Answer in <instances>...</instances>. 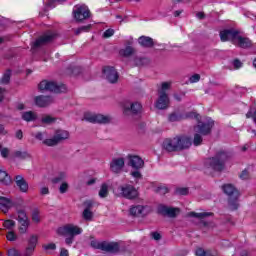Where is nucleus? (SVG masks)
<instances>
[{
    "label": "nucleus",
    "mask_w": 256,
    "mask_h": 256,
    "mask_svg": "<svg viewBox=\"0 0 256 256\" xmlns=\"http://www.w3.org/2000/svg\"><path fill=\"white\" fill-rule=\"evenodd\" d=\"M130 175H132L134 179H143V174H141V172L137 169L135 171H132Z\"/></svg>",
    "instance_id": "6e6d98bb"
},
{
    "label": "nucleus",
    "mask_w": 256,
    "mask_h": 256,
    "mask_svg": "<svg viewBox=\"0 0 256 256\" xmlns=\"http://www.w3.org/2000/svg\"><path fill=\"white\" fill-rule=\"evenodd\" d=\"M54 137L58 143H61L62 141L69 139V132L67 130H56Z\"/></svg>",
    "instance_id": "c85d7f7f"
},
{
    "label": "nucleus",
    "mask_w": 256,
    "mask_h": 256,
    "mask_svg": "<svg viewBox=\"0 0 256 256\" xmlns=\"http://www.w3.org/2000/svg\"><path fill=\"white\" fill-rule=\"evenodd\" d=\"M11 81V70H7L5 73H4V75H3V77H2V79H1V83L3 84V85H9V82Z\"/></svg>",
    "instance_id": "a19ab883"
},
{
    "label": "nucleus",
    "mask_w": 256,
    "mask_h": 256,
    "mask_svg": "<svg viewBox=\"0 0 256 256\" xmlns=\"http://www.w3.org/2000/svg\"><path fill=\"white\" fill-rule=\"evenodd\" d=\"M33 156L28 151H21V150H15L11 156L10 159L15 161V159H19L20 161H25L26 159H32Z\"/></svg>",
    "instance_id": "5701e85b"
},
{
    "label": "nucleus",
    "mask_w": 256,
    "mask_h": 256,
    "mask_svg": "<svg viewBox=\"0 0 256 256\" xmlns=\"http://www.w3.org/2000/svg\"><path fill=\"white\" fill-rule=\"evenodd\" d=\"M189 216L195 217L196 219H200V223L204 227H209V222L205 221V219H207V217H213V212H201V213L190 212Z\"/></svg>",
    "instance_id": "aec40b11"
},
{
    "label": "nucleus",
    "mask_w": 256,
    "mask_h": 256,
    "mask_svg": "<svg viewBox=\"0 0 256 256\" xmlns=\"http://www.w3.org/2000/svg\"><path fill=\"white\" fill-rule=\"evenodd\" d=\"M193 145V141L191 137L180 135L175 136L174 138H166L162 147L168 153H177V151H185V149H189Z\"/></svg>",
    "instance_id": "f257e3e1"
},
{
    "label": "nucleus",
    "mask_w": 256,
    "mask_h": 256,
    "mask_svg": "<svg viewBox=\"0 0 256 256\" xmlns=\"http://www.w3.org/2000/svg\"><path fill=\"white\" fill-rule=\"evenodd\" d=\"M0 153L3 159H7V157H9V154L11 153V150H9V148H3Z\"/></svg>",
    "instance_id": "13d9d810"
},
{
    "label": "nucleus",
    "mask_w": 256,
    "mask_h": 256,
    "mask_svg": "<svg viewBox=\"0 0 256 256\" xmlns=\"http://www.w3.org/2000/svg\"><path fill=\"white\" fill-rule=\"evenodd\" d=\"M171 89V83L170 82H163L161 85V89L158 90L159 93H166V91H169Z\"/></svg>",
    "instance_id": "c03bdc74"
},
{
    "label": "nucleus",
    "mask_w": 256,
    "mask_h": 256,
    "mask_svg": "<svg viewBox=\"0 0 256 256\" xmlns=\"http://www.w3.org/2000/svg\"><path fill=\"white\" fill-rule=\"evenodd\" d=\"M3 227H5V229L11 230L13 227H15V221L11 219L6 220L3 223Z\"/></svg>",
    "instance_id": "a18cd8bd"
},
{
    "label": "nucleus",
    "mask_w": 256,
    "mask_h": 256,
    "mask_svg": "<svg viewBox=\"0 0 256 256\" xmlns=\"http://www.w3.org/2000/svg\"><path fill=\"white\" fill-rule=\"evenodd\" d=\"M125 167V158H113L110 163V170L112 173H121Z\"/></svg>",
    "instance_id": "f3484780"
},
{
    "label": "nucleus",
    "mask_w": 256,
    "mask_h": 256,
    "mask_svg": "<svg viewBox=\"0 0 256 256\" xmlns=\"http://www.w3.org/2000/svg\"><path fill=\"white\" fill-rule=\"evenodd\" d=\"M191 114L183 115L181 112L174 111L168 115L169 123H177L179 121H183V119H189Z\"/></svg>",
    "instance_id": "b1692460"
},
{
    "label": "nucleus",
    "mask_w": 256,
    "mask_h": 256,
    "mask_svg": "<svg viewBox=\"0 0 256 256\" xmlns=\"http://www.w3.org/2000/svg\"><path fill=\"white\" fill-rule=\"evenodd\" d=\"M82 217L85 221H93V211L89 209H84Z\"/></svg>",
    "instance_id": "ea45409f"
},
{
    "label": "nucleus",
    "mask_w": 256,
    "mask_h": 256,
    "mask_svg": "<svg viewBox=\"0 0 256 256\" xmlns=\"http://www.w3.org/2000/svg\"><path fill=\"white\" fill-rule=\"evenodd\" d=\"M42 247L45 251H55V249H57V245H55V243L44 244Z\"/></svg>",
    "instance_id": "8fccbe9b"
},
{
    "label": "nucleus",
    "mask_w": 256,
    "mask_h": 256,
    "mask_svg": "<svg viewBox=\"0 0 256 256\" xmlns=\"http://www.w3.org/2000/svg\"><path fill=\"white\" fill-rule=\"evenodd\" d=\"M201 135V133L195 132L193 139V145H195V147H199V145L203 143V137Z\"/></svg>",
    "instance_id": "4c0bfd02"
},
{
    "label": "nucleus",
    "mask_w": 256,
    "mask_h": 256,
    "mask_svg": "<svg viewBox=\"0 0 256 256\" xmlns=\"http://www.w3.org/2000/svg\"><path fill=\"white\" fill-rule=\"evenodd\" d=\"M85 121L89 123H98L99 125H107L111 123V118L109 116H105L103 114H91L86 113L84 115Z\"/></svg>",
    "instance_id": "6e6552de"
},
{
    "label": "nucleus",
    "mask_w": 256,
    "mask_h": 256,
    "mask_svg": "<svg viewBox=\"0 0 256 256\" xmlns=\"http://www.w3.org/2000/svg\"><path fill=\"white\" fill-rule=\"evenodd\" d=\"M107 195H109V186L103 183L99 191V197H101V199H105Z\"/></svg>",
    "instance_id": "72a5a7b5"
},
{
    "label": "nucleus",
    "mask_w": 256,
    "mask_h": 256,
    "mask_svg": "<svg viewBox=\"0 0 256 256\" xmlns=\"http://www.w3.org/2000/svg\"><path fill=\"white\" fill-rule=\"evenodd\" d=\"M31 219L33 223H41V211L38 208H35L31 213Z\"/></svg>",
    "instance_id": "2f4dec72"
},
{
    "label": "nucleus",
    "mask_w": 256,
    "mask_h": 256,
    "mask_svg": "<svg viewBox=\"0 0 256 256\" xmlns=\"http://www.w3.org/2000/svg\"><path fill=\"white\" fill-rule=\"evenodd\" d=\"M29 227H30V225H20L18 227V231H19L20 235H25V233H27L29 231Z\"/></svg>",
    "instance_id": "3c124183"
},
{
    "label": "nucleus",
    "mask_w": 256,
    "mask_h": 256,
    "mask_svg": "<svg viewBox=\"0 0 256 256\" xmlns=\"http://www.w3.org/2000/svg\"><path fill=\"white\" fill-rule=\"evenodd\" d=\"M76 21H85L91 17V11L87 6H79L73 11Z\"/></svg>",
    "instance_id": "9b49d317"
},
{
    "label": "nucleus",
    "mask_w": 256,
    "mask_h": 256,
    "mask_svg": "<svg viewBox=\"0 0 256 256\" xmlns=\"http://www.w3.org/2000/svg\"><path fill=\"white\" fill-rule=\"evenodd\" d=\"M40 194L41 195H49V188L48 187H42L40 189Z\"/></svg>",
    "instance_id": "338daca9"
},
{
    "label": "nucleus",
    "mask_w": 256,
    "mask_h": 256,
    "mask_svg": "<svg viewBox=\"0 0 256 256\" xmlns=\"http://www.w3.org/2000/svg\"><path fill=\"white\" fill-rule=\"evenodd\" d=\"M222 191L228 196V207L230 211H237L239 209V190L233 184H224Z\"/></svg>",
    "instance_id": "20e7f679"
},
{
    "label": "nucleus",
    "mask_w": 256,
    "mask_h": 256,
    "mask_svg": "<svg viewBox=\"0 0 256 256\" xmlns=\"http://www.w3.org/2000/svg\"><path fill=\"white\" fill-rule=\"evenodd\" d=\"M128 165L129 167H132V169L139 170L143 169L145 162L139 156L128 155Z\"/></svg>",
    "instance_id": "6ab92c4d"
},
{
    "label": "nucleus",
    "mask_w": 256,
    "mask_h": 256,
    "mask_svg": "<svg viewBox=\"0 0 256 256\" xmlns=\"http://www.w3.org/2000/svg\"><path fill=\"white\" fill-rule=\"evenodd\" d=\"M150 237H152L154 241H161V235L159 234V232L150 233Z\"/></svg>",
    "instance_id": "680f3d73"
},
{
    "label": "nucleus",
    "mask_w": 256,
    "mask_h": 256,
    "mask_svg": "<svg viewBox=\"0 0 256 256\" xmlns=\"http://www.w3.org/2000/svg\"><path fill=\"white\" fill-rule=\"evenodd\" d=\"M213 129V122H199L198 125L194 126L195 133H200V135H209Z\"/></svg>",
    "instance_id": "4468645a"
},
{
    "label": "nucleus",
    "mask_w": 256,
    "mask_h": 256,
    "mask_svg": "<svg viewBox=\"0 0 256 256\" xmlns=\"http://www.w3.org/2000/svg\"><path fill=\"white\" fill-rule=\"evenodd\" d=\"M14 181L21 193H27L29 191V184L27 183V180H25L23 175L15 176Z\"/></svg>",
    "instance_id": "412c9836"
},
{
    "label": "nucleus",
    "mask_w": 256,
    "mask_h": 256,
    "mask_svg": "<svg viewBox=\"0 0 256 256\" xmlns=\"http://www.w3.org/2000/svg\"><path fill=\"white\" fill-rule=\"evenodd\" d=\"M119 197L133 201L139 197V191L131 184H123L117 188Z\"/></svg>",
    "instance_id": "423d86ee"
},
{
    "label": "nucleus",
    "mask_w": 256,
    "mask_h": 256,
    "mask_svg": "<svg viewBox=\"0 0 256 256\" xmlns=\"http://www.w3.org/2000/svg\"><path fill=\"white\" fill-rule=\"evenodd\" d=\"M135 48L128 46L125 49L120 50V55H122V57H131V55H135Z\"/></svg>",
    "instance_id": "473e14b6"
},
{
    "label": "nucleus",
    "mask_w": 256,
    "mask_h": 256,
    "mask_svg": "<svg viewBox=\"0 0 256 256\" xmlns=\"http://www.w3.org/2000/svg\"><path fill=\"white\" fill-rule=\"evenodd\" d=\"M43 145H46L47 147H55V145H59V142L56 140L55 136H53L50 139H45Z\"/></svg>",
    "instance_id": "58836bf2"
},
{
    "label": "nucleus",
    "mask_w": 256,
    "mask_h": 256,
    "mask_svg": "<svg viewBox=\"0 0 256 256\" xmlns=\"http://www.w3.org/2000/svg\"><path fill=\"white\" fill-rule=\"evenodd\" d=\"M103 75L104 79L108 81V83H111L112 85H115L117 81H119V73L115 69V67L112 66H105L103 68Z\"/></svg>",
    "instance_id": "1a4fd4ad"
},
{
    "label": "nucleus",
    "mask_w": 256,
    "mask_h": 256,
    "mask_svg": "<svg viewBox=\"0 0 256 256\" xmlns=\"http://www.w3.org/2000/svg\"><path fill=\"white\" fill-rule=\"evenodd\" d=\"M196 255L197 256H205V255H207V252H205V250L203 248H198V249H196Z\"/></svg>",
    "instance_id": "0e129e2a"
},
{
    "label": "nucleus",
    "mask_w": 256,
    "mask_h": 256,
    "mask_svg": "<svg viewBox=\"0 0 256 256\" xmlns=\"http://www.w3.org/2000/svg\"><path fill=\"white\" fill-rule=\"evenodd\" d=\"M8 241H17V234L13 231H9L6 235Z\"/></svg>",
    "instance_id": "603ef678"
},
{
    "label": "nucleus",
    "mask_w": 256,
    "mask_h": 256,
    "mask_svg": "<svg viewBox=\"0 0 256 256\" xmlns=\"http://www.w3.org/2000/svg\"><path fill=\"white\" fill-rule=\"evenodd\" d=\"M59 191L61 194L67 193V191H69V184L67 182H62L59 187Z\"/></svg>",
    "instance_id": "09e8293b"
},
{
    "label": "nucleus",
    "mask_w": 256,
    "mask_h": 256,
    "mask_svg": "<svg viewBox=\"0 0 256 256\" xmlns=\"http://www.w3.org/2000/svg\"><path fill=\"white\" fill-rule=\"evenodd\" d=\"M129 213L130 215H132V217H145V206L143 205L132 206L130 207Z\"/></svg>",
    "instance_id": "a878e982"
},
{
    "label": "nucleus",
    "mask_w": 256,
    "mask_h": 256,
    "mask_svg": "<svg viewBox=\"0 0 256 256\" xmlns=\"http://www.w3.org/2000/svg\"><path fill=\"white\" fill-rule=\"evenodd\" d=\"M143 111V105L139 102H127L123 106V115L125 117H136L137 115H141Z\"/></svg>",
    "instance_id": "0eeeda50"
},
{
    "label": "nucleus",
    "mask_w": 256,
    "mask_h": 256,
    "mask_svg": "<svg viewBox=\"0 0 256 256\" xmlns=\"http://www.w3.org/2000/svg\"><path fill=\"white\" fill-rule=\"evenodd\" d=\"M229 159H231V154L227 151L220 150L214 157L205 160L204 167L207 171L221 173V171H225V164Z\"/></svg>",
    "instance_id": "f03ea898"
},
{
    "label": "nucleus",
    "mask_w": 256,
    "mask_h": 256,
    "mask_svg": "<svg viewBox=\"0 0 256 256\" xmlns=\"http://www.w3.org/2000/svg\"><path fill=\"white\" fill-rule=\"evenodd\" d=\"M38 89L42 93L45 91H49L50 93H65V91H67V86L64 84L58 85V83L54 81L42 80L38 84Z\"/></svg>",
    "instance_id": "39448f33"
},
{
    "label": "nucleus",
    "mask_w": 256,
    "mask_h": 256,
    "mask_svg": "<svg viewBox=\"0 0 256 256\" xmlns=\"http://www.w3.org/2000/svg\"><path fill=\"white\" fill-rule=\"evenodd\" d=\"M18 223L20 225H31V221L29 220V218H26L24 220H19Z\"/></svg>",
    "instance_id": "69168bd1"
},
{
    "label": "nucleus",
    "mask_w": 256,
    "mask_h": 256,
    "mask_svg": "<svg viewBox=\"0 0 256 256\" xmlns=\"http://www.w3.org/2000/svg\"><path fill=\"white\" fill-rule=\"evenodd\" d=\"M55 37H57L55 33L46 32L34 42L33 47L34 48L43 47V45H47L48 43H53V41H55Z\"/></svg>",
    "instance_id": "9d476101"
},
{
    "label": "nucleus",
    "mask_w": 256,
    "mask_h": 256,
    "mask_svg": "<svg viewBox=\"0 0 256 256\" xmlns=\"http://www.w3.org/2000/svg\"><path fill=\"white\" fill-rule=\"evenodd\" d=\"M9 133V131H7V129H5V125L0 124V135L5 136Z\"/></svg>",
    "instance_id": "e2e57ef3"
},
{
    "label": "nucleus",
    "mask_w": 256,
    "mask_h": 256,
    "mask_svg": "<svg viewBox=\"0 0 256 256\" xmlns=\"http://www.w3.org/2000/svg\"><path fill=\"white\" fill-rule=\"evenodd\" d=\"M66 177H67V175L65 174V172H61L56 177H54L52 179V183H54V184L63 183V181H65Z\"/></svg>",
    "instance_id": "e433bc0d"
},
{
    "label": "nucleus",
    "mask_w": 256,
    "mask_h": 256,
    "mask_svg": "<svg viewBox=\"0 0 256 256\" xmlns=\"http://www.w3.org/2000/svg\"><path fill=\"white\" fill-rule=\"evenodd\" d=\"M37 243H39V237L35 234L31 235L28 239V244L25 249L26 256H32L35 253V248L37 247Z\"/></svg>",
    "instance_id": "a211bd4d"
},
{
    "label": "nucleus",
    "mask_w": 256,
    "mask_h": 256,
    "mask_svg": "<svg viewBox=\"0 0 256 256\" xmlns=\"http://www.w3.org/2000/svg\"><path fill=\"white\" fill-rule=\"evenodd\" d=\"M157 211L159 215H164V217L167 216L171 219H174V217H177V213H179V208H171L165 205H159Z\"/></svg>",
    "instance_id": "2eb2a0df"
},
{
    "label": "nucleus",
    "mask_w": 256,
    "mask_h": 256,
    "mask_svg": "<svg viewBox=\"0 0 256 256\" xmlns=\"http://www.w3.org/2000/svg\"><path fill=\"white\" fill-rule=\"evenodd\" d=\"M88 31H91V24L86 25V26H82L79 27L76 31H75V35H80V33H87Z\"/></svg>",
    "instance_id": "79ce46f5"
},
{
    "label": "nucleus",
    "mask_w": 256,
    "mask_h": 256,
    "mask_svg": "<svg viewBox=\"0 0 256 256\" xmlns=\"http://www.w3.org/2000/svg\"><path fill=\"white\" fill-rule=\"evenodd\" d=\"M42 123H44L45 125H51V123H55V118L51 116H44L42 118Z\"/></svg>",
    "instance_id": "de8ad7c7"
},
{
    "label": "nucleus",
    "mask_w": 256,
    "mask_h": 256,
    "mask_svg": "<svg viewBox=\"0 0 256 256\" xmlns=\"http://www.w3.org/2000/svg\"><path fill=\"white\" fill-rule=\"evenodd\" d=\"M169 95H167V92H159L158 99L155 103L156 109H159L160 111H164L165 109H169Z\"/></svg>",
    "instance_id": "f8f14e48"
},
{
    "label": "nucleus",
    "mask_w": 256,
    "mask_h": 256,
    "mask_svg": "<svg viewBox=\"0 0 256 256\" xmlns=\"http://www.w3.org/2000/svg\"><path fill=\"white\" fill-rule=\"evenodd\" d=\"M234 69H241L243 67V63L239 59H235L233 61Z\"/></svg>",
    "instance_id": "052dcab7"
},
{
    "label": "nucleus",
    "mask_w": 256,
    "mask_h": 256,
    "mask_svg": "<svg viewBox=\"0 0 256 256\" xmlns=\"http://www.w3.org/2000/svg\"><path fill=\"white\" fill-rule=\"evenodd\" d=\"M22 119L23 121H27V123H29L37 119V114L33 111H27L22 113Z\"/></svg>",
    "instance_id": "c756f323"
},
{
    "label": "nucleus",
    "mask_w": 256,
    "mask_h": 256,
    "mask_svg": "<svg viewBox=\"0 0 256 256\" xmlns=\"http://www.w3.org/2000/svg\"><path fill=\"white\" fill-rule=\"evenodd\" d=\"M60 256H69V251L65 248H61Z\"/></svg>",
    "instance_id": "774afa93"
},
{
    "label": "nucleus",
    "mask_w": 256,
    "mask_h": 256,
    "mask_svg": "<svg viewBox=\"0 0 256 256\" xmlns=\"http://www.w3.org/2000/svg\"><path fill=\"white\" fill-rule=\"evenodd\" d=\"M146 62L147 59L145 58H134V65H136V67H143Z\"/></svg>",
    "instance_id": "49530a36"
},
{
    "label": "nucleus",
    "mask_w": 256,
    "mask_h": 256,
    "mask_svg": "<svg viewBox=\"0 0 256 256\" xmlns=\"http://www.w3.org/2000/svg\"><path fill=\"white\" fill-rule=\"evenodd\" d=\"M102 251L106 253H119V243L103 241Z\"/></svg>",
    "instance_id": "4be33fe9"
},
{
    "label": "nucleus",
    "mask_w": 256,
    "mask_h": 256,
    "mask_svg": "<svg viewBox=\"0 0 256 256\" xmlns=\"http://www.w3.org/2000/svg\"><path fill=\"white\" fill-rule=\"evenodd\" d=\"M16 213L18 215V217L16 218L17 221H22L25 219H29V216H27V212L23 209H16Z\"/></svg>",
    "instance_id": "f704fd0d"
},
{
    "label": "nucleus",
    "mask_w": 256,
    "mask_h": 256,
    "mask_svg": "<svg viewBox=\"0 0 256 256\" xmlns=\"http://www.w3.org/2000/svg\"><path fill=\"white\" fill-rule=\"evenodd\" d=\"M155 193H158L159 195H167V193H169V189L165 186H158L155 189Z\"/></svg>",
    "instance_id": "37998d69"
},
{
    "label": "nucleus",
    "mask_w": 256,
    "mask_h": 256,
    "mask_svg": "<svg viewBox=\"0 0 256 256\" xmlns=\"http://www.w3.org/2000/svg\"><path fill=\"white\" fill-rule=\"evenodd\" d=\"M138 42L142 47H146V48H151L155 45V42H153V38L149 36H141L138 39Z\"/></svg>",
    "instance_id": "cd10ccee"
},
{
    "label": "nucleus",
    "mask_w": 256,
    "mask_h": 256,
    "mask_svg": "<svg viewBox=\"0 0 256 256\" xmlns=\"http://www.w3.org/2000/svg\"><path fill=\"white\" fill-rule=\"evenodd\" d=\"M113 35H115V30H113V29H107V30L103 33V38H104V39H109V37H113Z\"/></svg>",
    "instance_id": "864d4df0"
},
{
    "label": "nucleus",
    "mask_w": 256,
    "mask_h": 256,
    "mask_svg": "<svg viewBox=\"0 0 256 256\" xmlns=\"http://www.w3.org/2000/svg\"><path fill=\"white\" fill-rule=\"evenodd\" d=\"M176 195H189V188H177Z\"/></svg>",
    "instance_id": "5fc2aeb1"
},
{
    "label": "nucleus",
    "mask_w": 256,
    "mask_h": 256,
    "mask_svg": "<svg viewBox=\"0 0 256 256\" xmlns=\"http://www.w3.org/2000/svg\"><path fill=\"white\" fill-rule=\"evenodd\" d=\"M37 107H49V105H53L55 103V99L52 96L39 95L34 99Z\"/></svg>",
    "instance_id": "dca6fc26"
},
{
    "label": "nucleus",
    "mask_w": 256,
    "mask_h": 256,
    "mask_svg": "<svg viewBox=\"0 0 256 256\" xmlns=\"http://www.w3.org/2000/svg\"><path fill=\"white\" fill-rule=\"evenodd\" d=\"M190 83H198V81H201V75L194 74L189 78Z\"/></svg>",
    "instance_id": "4d7b16f0"
},
{
    "label": "nucleus",
    "mask_w": 256,
    "mask_h": 256,
    "mask_svg": "<svg viewBox=\"0 0 256 256\" xmlns=\"http://www.w3.org/2000/svg\"><path fill=\"white\" fill-rule=\"evenodd\" d=\"M56 233L60 237H67L65 239L66 245H73V241H75L76 235H81V233H83V229L74 224H66L64 226L59 227L56 230Z\"/></svg>",
    "instance_id": "7ed1b4c3"
},
{
    "label": "nucleus",
    "mask_w": 256,
    "mask_h": 256,
    "mask_svg": "<svg viewBox=\"0 0 256 256\" xmlns=\"http://www.w3.org/2000/svg\"><path fill=\"white\" fill-rule=\"evenodd\" d=\"M0 183H3V185H11V176L9 174L0 169Z\"/></svg>",
    "instance_id": "7c9ffc66"
},
{
    "label": "nucleus",
    "mask_w": 256,
    "mask_h": 256,
    "mask_svg": "<svg viewBox=\"0 0 256 256\" xmlns=\"http://www.w3.org/2000/svg\"><path fill=\"white\" fill-rule=\"evenodd\" d=\"M90 239H92L90 242V246L92 247V249H100V251H102L103 242L95 240L93 236H90Z\"/></svg>",
    "instance_id": "c9c22d12"
},
{
    "label": "nucleus",
    "mask_w": 256,
    "mask_h": 256,
    "mask_svg": "<svg viewBox=\"0 0 256 256\" xmlns=\"http://www.w3.org/2000/svg\"><path fill=\"white\" fill-rule=\"evenodd\" d=\"M237 47H241L242 49H247L251 47V41L249 38L242 37L238 35L236 37V43H234Z\"/></svg>",
    "instance_id": "bb28decb"
},
{
    "label": "nucleus",
    "mask_w": 256,
    "mask_h": 256,
    "mask_svg": "<svg viewBox=\"0 0 256 256\" xmlns=\"http://www.w3.org/2000/svg\"><path fill=\"white\" fill-rule=\"evenodd\" d=\"M11 207H13V201L7 197L0 196V211H2V213H9Z\"/></svg>",
    "instance_id": "393cba45"
},
{
    "label": "nucleus",
    "mask_w": 256,
    "mask_h": 256,
    "mask_svg": "<svg viewBox=\"0 0 256 256\" xmlns=\"http://www.w3.org/2000/svg\"><path fill=\"white\" fill-rule=\"evenodd\" d=\"M239 35V31L233 29H226L220 32L221 41H231V43H237V37Z\"/></svg>",
    "instance_id": "ddd939ff"
},
{
    "label": "nucleus",
    "mask_w": 256,
    "mask_h": 256,
    "mask_svg": "<svg viewBox=\"0 0 256 256\" xmlns=\"http://www.w3.org/2000/svg\"><path fill=\"white\" fill-rule=\"evenodd\" d=\"M240 179H243L244 181H247V179H249V171L247 169L241 172Z\"/></svg>",
    "instance_id": "bf43d9fd"
}]
</instances>
